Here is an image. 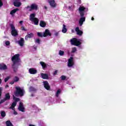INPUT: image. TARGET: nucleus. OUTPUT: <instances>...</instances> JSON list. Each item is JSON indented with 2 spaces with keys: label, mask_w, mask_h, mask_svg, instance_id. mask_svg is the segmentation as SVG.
<instances>
[{
  "label": "nucleus",
  "mask_w": 126,
  "mask_h": 126,
  "mask_svg": "<svg viewBox=\"0 0 126 126\" xmlns=\"http://www.w3.org/2000/svg\"><path fill=\"white\" fill-rule=\"evenodd\" d=\"M14 5L17 7H19L21 5V2L18 0H16L14 2Z\"/></svg>",
  "instance_id": "obj_17"
},
{
  "label": "nucleus",
  "mask_w": 126,
  "mask_h": 126,
  "mask_svg": "<svg viewBox=\"0 0 126 126\" xmlns=\"http://www.w3.org/2000/svg\"><path fill=\"white\" fill-rule=\"evenodd\" d=\"M0 69L3 70L7 69V66H6V65L3 63H1L0 64Z\"/></svg>",
  "instance_id": "obj_19"
},
{
  "label": "nucleus",
  "mask_w": 126,
  "mask_h": 126,
  "mask_svg": "<svg viewBox=\"0 0 126 126\" xmlns=\"http://www.w3.org/2000/svg\"><path fill=\"white\" fill-rule=\"evenodd\" d=\"M12 61L13 63V67H14V64H16L17 63L20 62V59H19V54H16L12 58Z\"/></svg>",
  "instance_id": "obj_4"
},
{
  "label": "nucleus",
  "mask_w": 126,
  "mask_h": 126,
  "mask_svg": "<svg viewBox=\"0 0 126 126\" xmlns=\"http://www.w3.org/2000/svg\"><path fill=\"white\" fill-rule=\"evenodd\" d=\"M1 79H0V84H1Z\"/></svg>",
  "instance_id": "obj_46"
},
{
  "label": "nucleus",
  "mask_w": 126,
  "mask_h": 126,
  "mask_svg": "<svg viewBox=\"0 0 126 126\" xmlns=\"http://www.w3.org/2000/svg\"><path fill=\"white\" fill-rule=\"evenodd\" d=\"M58 70H55L53 73V75H57L58 74Z\"/></svg>",
  "instance_id": "obj_37"
},
{
  "label": "nucleus",
  "mask_w": 126,
  "mask_h": 126,
  "mask_svg": "<svg viewBox=\"0 0 126 126\" xmlns=\"http://www.w3.org/2000/svg\"><path fill=\"white\" fill-rule=\"evenodd\" d=\"M29 11H32V10H37L38 9V5L35 3L32 4L31 6H28L26 7Z\"/></svg>",
  "instance_id": "obj_6"
},
{
  "label": "nucleus",
  "mask_w": 126,
  "mask_h": 126,
  "mask_svg": "<svg viewBox=\"0 0 126 126\" xmlns=\"http://www.w3.org/2000/svg\"><path fill=\"white\" fill-rule=\"evenodd\" d=\"M61 92H62V91L60 89L58 90L57 91L56 94V97H59V96L60 95V94H61Z\"/></svg>",
  "instance_id": "obj_27"
},
{
  "label": "nucleus",
  "mask_w": 126,
  "mask_h": 126,
  "mask_svg": "<svg viewBox=\"0 0 126 126\" xmlns=\"http://www.w3.org/2000/svg\"><path fill=\"white\" fill-rule=\"evenodd\" d=\"M59 54L60 56H63V55H64V52H63V51H62V50H60Z\"/></svg>",
  "instance_id": "obj_30"
},
{
  "label": "nucleus",
  "mask_w": 126,
  "mask_h": 126,
  "mask_svg": "<svg viewBox=\"0 0 126 126\" xmlns=\"http://www.w3.org/2000/svg\"><path fill=\"white\" fill-rule=\"evenodd\" d=\"M74 65V61H73V58L70 57V59L68 60L67 66L68 67H71Z\"/></svg>",
  "instance_id": "obj_9"
},
{
  "label": "nucleus",
  "mask_w": 126,
  "mask_h": 126,
  "mask_svg": "<svg viewBox=\"0 0 126 126\" xmlns=\"http://www.w3.org/2000/svg\"><path fill=\"white\" fill-rule=\"evenodd\" d=\"M71 32H74V31L73 30H72Z\"/></svg>",
  "instance_id": "obj_49"
},
{
  "label": "nucleus",
  "mask_w": 126,
  "mask_h": 126,
  "mask_svg": "<svg viewBox=\"0 0 126 126\" xmlns=\"http://www.w3.org/2000/svg\"><path fill=\"white\" fill-rule=\"evenodd\" d=\"M48 2L51 7L55 8L57 6V3H56L55 0H48Z\"/></svg>",
  "instance_id": "obj_11"
},
{
  "label": "nucleus",
  "mask_w": 126,
  "mask_h": 126,
  "mask_svg": "<svg viewBox=\"0 0 126 126\" xmlns=\"http://www.w3.org/2000/svg\"><path fill=\"white\" fill-rule=\"evenodd\" d=\"M19 81V78H18V77H15L14 78V81L15 82H17V81Z\"/></svg>",
  "instance_id": "obj_31"
},
{
  "label": "nucleus",
  "mask_w": 126,
  "mask_h": 126,
  "mask_svg": "<svg viewBox=\"0 0 126 126\" xmlns=\"http://www.w3.org/2000/svg\"><path fill=\"white\" fill-rule=\"evenodd\" d=\"M14 84V81H11V82H10V84H11L12 85V84Z\"/></svg>",
  "instance_id": "obj_43"
},
{
  "label": "nucleus",
  "mask_w": 126,
  "mask_h": 126,
  "mask_svg": "<svg viewBox=\"0 0 126 126\" xmlns=\"http://www.w3.org/2000/svg\"><path fill=\"white\" fill-rule=\"evenodd\" d=\"M10 99V95H9V94H5V97L4 99L1 100L0 101V104H2V103H4L5 101H7V100H9Z\"/></svg>",
  "instance_id": "obj_10"
},
{
  "label": "nucleus",
  "mask_w": 126,
  "mask_h": 126,
  "mask_svg": "<svg viewBox=\"0 0 126 126\" xmlns=\"http://www.w3.org/2000/svg\"><path fill=\"white\" fill-rule=\"evenodd\" d=\"M79 0V1H80L81 0Z\"/></svg>",
  "instance_id": "obj_50"
},
{
  "label": "nucleus",
  "mask_w": 126,
  "mask_h": 126,
  "mask_svg": "<svg viewBox=\"0 0 126 126\" xmlns=\"http://www.w3.org/2000/svg\"><path fill=\"white\" fill-rule=\"evenodd\" d=\"M41 76L43 79H48L49 78V76L47 74L41 73Z\"/></svg>",
  "instance_id": "obj_20"
},
{
  "label": "nucleus",
  "mask_w": 126,
  "mask_h": 126,
  "mask_svg": "<svg viewBox=\"0 0 126 126\" xmlns=\"http://www.w3.org/2000/svg\"><path fill=\"white\" fill-rule=\"evenodd\" d=\"M20 24H22L23 23V21H21L19 22Z\"/></svg>",
  "instance_id": "obj_44"
},
{
  "label": "nucleus",
  "mask_w": 126,
  "mask_h": 126,
  "mask_svg": "<svg viewBox=\"0 0 126 126\" xmlns=\"http://www.w3.org/2000/svg\"><path fill=\"white\" fill-rule=\"evenodd\" d=\"M16 92L15 93V96H18V95L23 96V94H24V90H23V89L19 87H16Z\"/></svg>",
  "instance_id": "obj_3"
},
{
  "label": "nucleus",
  "mask_w": 126,
  "mask_h": 126,
  "mask_svg": "<svg viewBox=\"0 0 126 126\" xmlns=\"http://www.w3.org/2000/svg\"><path fill=\"white\" fill-rule=\"evenodd\" d=\"M29 72L30 74H36L37 73V70L35 68H32L29 69Z\"/></svg>",
  "instance_id": "obj_14"
},
{
  "label": "nucleus",
  "mask_w": 126,
  "mask_h": 126,
  "mask_svg": "<svg viewBox=\"0 0 126 126\" xmlns=\"http://www.w3.org/2000/svg\"><path fill=\"white\" fill-rule=\"evenodd\" d=\"M37 35L39 37H44V33L37 32Z\"/></svg>",
  "instance_id": "obj_29"
},
{
  "label": "nucleus",
  "mask_w": 126,
  "mask_h": 126,
  "mask_svg": "<svg viewBox=\"0 0 126 126\" xmlns=\"http://www.w3.org/2000/svg\"><path fill=\"white\" fill-rule=\"evenodd\" d=\"M9 86L8 85H6L5 87V88H8Z\"/></svg>",
  "instance_id": "obj_45"
},
{
  "label": "nucleus",
  "mask_w": 126,
  "mask_h": 126,
  "mask_svg": "<svg viewBox=\"0 0 126 126\" xmlns=\"http://www.w3.org/2000/svg\"><path fill=\"white\" fill-rule=\"evenodd\" d=\"M6 126H13L10 121H7L6 122Z\"/></svg>",
  "instance_id": "obj_26"
},
{
  "label": "nucleus",
  "mask_w": 126,
  "mask_h": 126,
  "mask_svg": "<svg viewBox=\"0 0 126 126\" xmlns=\"http://www.w3.org/2000/svg\"><path fill=\"white\" fill-rule=\"evenodd\" d=\"M86 8L84 6H80L79 8V13L81 16V18L79 20V23L80 26H82V24H83V22L85 21V17L84 16V10H85Z\"/></svg>",
  "instance_id": "obj_1"
},
{
  "label": "nucleus",
  "mask_w": 126,
  "mask_h": 126,
  "mask_svg": "<svg viewBox=\"0 0 126 126\" xmlns=\"http://www.w3.org/2000/svg\"><path fill=\"white\" fill-rule=\"evenodd\" d=\"M71 44L72 45H74L75 46H79V45L81 44V42H80V40L79 39L73 38L71 39Z\"/></svg>",
  "instance_id": "obj_7"
},
{
  "label": "nucleus",
  "mask_w": 126,
  "mask_h": 126,
  "mask_svg": "<svg viewBox=\"0 0 126 126\" xmlns=\"http://www.w3.org/2000/svg\"><path fill=\"white\" fill-rule=\"evenodd\" d=\"M35 89L34 88L31 87L30 88V91L31 92L32 91H35Z\"/></svg>",
  "instance_id": "obj_36"
},
{
  "label": "nucleus",
  "mask_w": 126,
  "mask_h": 126,
  "mask_svg": "<svg viewBox=\"0 0 126 126\" xmlns=\"http://www.w3.org/2000/svg\"><path fill=\"white\" fill-rule=\"evenodd\" d=\"M51 34L50 31L46 29L45 32L43 33V37H47V36H51Z\"/></svg>",
  "instance_id": "obj_15"
},
{
  "label": "nucleus",
  "mask_w": 126,
  "mask_h": 126,
  "mask_svg": "<svg viewBox=\"0 0 126 126\" xmlns=\"http://www.w3.org/2000/svg\"><path fill=\"white\" fill-rule=\"evenodd\" d=\"M2 91V88L0 87V97L1 96V92Z\"/></svg>",
  "instance_id": "obj_39"
},
{
  "label": "nucleus",
  "mask_w": 126,
  "mask_h": 126,
  "mask_svg": "<svg viewBox=\"0 0 126 126\" xmlns=\"http://www.w3.org/2000/svg\"><path fill=\"white\" fill-rule=\"evenodd\" d=\"M1 117H5V112L4 111L1 112Z\"/></svg>",
  "instance_id": "obj_32"
},
{
  "label": "nucleus",
  "mask_w": 126,
  "mask_h": 126,
  "mask_svg": "<svg viewBox=\"0 0 126 126\" xmlns=\"http://www.w3.org/2000/svg\"><path fill=\"white\" fill-rule=\"evenodd\" d=\"M36 13H32L30 15V20L32 22H33L34 25H38L39 24V19L35 18Z\"/></svg>",
  "instance_id": "obj_2"
},
{
  "label": "nucleus",
  "mask_w": 126,
  "mask_h": 126,
  "mask_svg": "<svg viewBox=\"0 0 126 126\" xmlns=\"http://www.w3.org/2000/svg\"><path fill=\"white\" fill-rule=\"evenodd\" d=\"M4 44H5V46L7 47V46L10 45V42H9V41H4Z\"/></svg>",
  "instance_id": "obj_28"
},
{
  "label": "nucleus",
  "mask_w": 126,
  "mask_h": 126,
  "mask_svg": "<svg viewBox=\"0 0 126 126\" xmlns=\"http://www.w3.org/2000/svg\"><path fill=\"white\" fill-rule=\"evenodd\" d=\"M2 6V2H1V0H0V7Z\"/></svg>",
  "instance_id": "obj_42"
},
{
  "label": "nucleus",
  "mask_w": 126,
  "mask_h": 126,
  "mask_svg": "<svg viewBox=\"0 0 126 126\" xmlns=\"http://www.w3.org/2000/svg\"><path fill=\"white\" fill-rule=\"evenodd\" d=\"M10 27H11V33L12 36H18V31H17L16 29H15V27H14V25L13 24L10 25Z\"/></svg>",
  "instance_id": "obj_5"
},
{
  "label": "nucleus",
  "mask_w": 126,
  "mask_h": 126,
  "mask_svg": "<svg viewBox=\"0 0 126 126\" xmlns=\"http://www.w3.org/2000/svg\"><path fill=\"white\" fill-rule=\"evenodd\" d=\"M13 111H14V112H13L14 115H17V112L16 111H15V109L13 110Z\"/></svg>",
  "instance_id": "obj_41"
},
{
  "label": "nucleus",
  "mask_w": 126,
  "mask_h": 126,
  "mask_svg": "<svg viewBox=\"0 0 126 126\" xmlns=\"http://www.w3.org/2000/svg\"><path fill=\"white\" fill-rule=\"evenodd\" d=\"M92 20H94V18L93 17L92 18Z\"/></svg>",
  "instance_id": "obj_48"
},
{
  "label": "nucleus",
  "mask_w": 126,
  "mask_h": 126,
  "mask_svg": "<svg viewBox=\"0 0 126 126\" xmlns=\"http://www.w3.org/2000/svg\"><path fill=\"white\" fill-rule=\"evenodd\" d=\"M18 10H19V9L18 8L14 9L11 11L10 14H11V15H14V14L16 13V11H18Z\"/></svg>",
  "instance_id": "obj_22"
},
{
  "label": "nucleus",
  "mask_w": 126,
  "mask_h": 126,
  "mask_svg": "<svg viewBox=\"0 0 126 126\" xmlns=\"http://www.w3.org/2000/svg\"><path fill=\"white\" fill-rule=\"evenodd\" d=\"M76 52V48L73 47L72 48V53H75Z\"/></svg>",
  "instance_id": "obj_34"
},
{
  "label": "nucleus",
  "mask_w": 126,
  "mask_h": 126,
  "mask_svg": "<svg viewBox=\"0 0 126 126\" xmlns=\"http://www.w3.org/2000/svg\"><path fill=\"white\" fill-rule=\"evenodd\" d=\"M39 25L41 27H45L46 23L43 21H41L39 23Z\"/></svg>",
  "instance_id": "obj_23"
},
{
  "label": "nucleus",
  "mask_w": 126,
  "mask_h": 126,
  "mask_svg": "<svg viewBox=\"0 0 126 126\" xmlns=\"http://www.w3.org/2000/svg\"><path fill=\"white\" fill-rule=\"evenodd\" d=\"M18 43L20 47H23V46H24V39L21 38L20 40L18 41Z\"/></svg>",
  "instance_id": "obj_16"
},
{
  "label": "nucleus",
  "mask_w": 126,
  "mask_h": 126,
  "mask_svg": "<svg viewBox=\"0 0 126 126\" xmlns=\"http://www.w3.org/2000/svg\"><path fill=\"white\" fill-rule=\"evenodd\" d=\"M62 32L63 33H65L66 32H67V29H66V26L64 24L63 25Z\"/></svg>",
  "instance_id": "obj_21"
},
{
  "label": "nucleus",
  "mask_w": 126,
  "mask_h": 126,
  "mask_svg": "<svg viewBox=\"0 0 126 126\" xmlns=\"http://www.w3.org/2000/svg\"><path fill=\"white\" fill-rule=\"evenodd\" d=\"M43 83L45 89H46L47 90H50L51 87H50L49 83L47 81H44L43 82Z\"/></svg>",
  "instance_id": "obj_12"
},
{
  "label": "nucleus",
  "mask_w": 126,
  "mask_h": 126,
  "mask_svg": "<svg viewBox=\"0 0 126 126\" xmlns=\"http://www.w3.org/2000/svg\"><path fill=\"white\" fill-rule=\"evenodd\" d=\"M75 31L76 32H77V35H79V36H81V35H82V34L83 33V32H82V31L79 30V28L78 27L76 28Z\"/></svg>",
  "instance_id": "obj_18"
},
{
  "label": "nucleus",
  "mask_w": 126,
  "mask_h": 126,
  "mask_svg": "<svg viewBox=\"0 0 126 126\" xmlns=\"http://www.w3.org/2000/svg\"><path fill=\"white\" fill-rule=\"evenodd\" d=\"M40 63L43 68H46V67H47V64H46V63H45L40 62Z\"/></svg>",
  "instance_id": "obj_25"
},
{
  "label": "nucleus",
  "mask_w": 126,
  "mask_h": 126,
  "mask_svg": "<svg viewBox=\"0 0 126 126\" xmlns=\"http://www.w3.org/2000/svg\"><path fill=\"white\" fill-rule=\"evenodd\" d=\"M65 78H66L65 76L63 75L61 76L62 80H65Z\"/></svg>",
  "instance_id": "obj_38"
},
{
  "label": "nucleus",
  "mask_w": 126,
  "mask_h": 126,
  "mask_svg": "<svg viewBox=\"0 0 126 126\" xmlns=\"http://www.w3.org/2000/svg\"><path fill=\"white\" fill-rule=\"evenodd\" d=\"M21 30H23V31H26V30L25 29V28L24 27L22 26L21 27Z\"/></svg>",
  "instance_id": "obj_40"
},
{
  "label": "nucleus",
  "mask_w": 126,
  "mask_h": 126,
  "mask_svg": "<svg viewBox=\"0 0 126 126\" xmlns=\"http://www.w3.org/2000/svg\"><path fill=\"white\" fill-rule=\"evenodd\" d=\"M33 33L28 34L26 36L25 39H26V40H28V38H32V37H33Z\"/></svg>",
  "instance_id": "obj_24"
},
{
  "label": "nucleus",
  "mask_w": 126,
  "mask_h": 126,
  "mask_svg": "<svg viewBox=\"0 0 126 126\" xmlns=\"http://www.w3.org/2000/svg\"><path fill=\"white\" fill-rule=\"evenodd\" d=\"M10 78V76H8L4 79L5 82H6Z\"/></svg>",
  "instance_id": "obj_35"
},
{
  "label": "nucleus",
  "mask_w": 126,
  "mask_h": 126,
  "mask_svg": "<svg viewBox=\"0 0 126 126\" xmlns=\"http://www.w3.org/2000/svg\"><path fill=\"white\" fill-rule=\"evenodd\" d=\"M13 99L14 100V101H14L12 103V105L10 107V109H12V110H15V108H14V107L16 106V104H17L16 102L19 101V98L15 97V96L13 95Z\"/></svg>",
  "instance_id": "obj_8"
},
{
  "label": "nucleus",
  "mask_w": 126,
  "mask_h": 126,
  "mask_svg": "<svg viewBox=\"0 0 126 126\" xmlns=\"http://www.w3.org/2000/svg\"><path fill=\"white\" fill-rule=\"evenodd\" d=\"M18 109L21 112H25L24 106H23V103H22V102H20Z\"/></svg>",
  "instance_id": "obj_13"
},
{
  "label": "nucleus",
  "mask_w": 126,
  "mask_h": 126,
  "mask_svg": "<svg viewBox=\"0 0 126 126\" xmlns=\"http://www.w3.org/2000/svg\"><path fill=\"white\" fill-rule=\"evenodd\" d=\"M44 8H45V9H47V7H46V6H44Z\"/></svg>",
  "instance_id": "obj_47"
},
{
  "label": "nucleus",
  "mask_w": 126,
  "mask_h": 126,
  "mask_svg": "<svg viewBox=\"0 0 126 126\" xmlns=\"http://www.w3.org/2000/svg\"><path fill=\"white\" fill-rule=\"evenodd\" d=\"M35 43H37V44H40V39H39V38L35 39Z\"/></svg>",
  "instance_id": "obj_33"
}]
</instances>
